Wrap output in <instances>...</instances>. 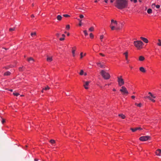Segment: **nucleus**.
I'll use <instances>...</instances> for the list:
<instances>
[{"instance_id": "nucleus-1", "label": "nucleus", "mask_w": 161, "mask_h": 161, "mask_svg": "<svg viewBox=\"0 0 161 161\" xmlns=\"http://www.w3.org/2000/svg\"><path fill=\"white\" fill-rule=\"evenodd\" d=\"M115 6L118 9H122L127 7L128 1L126 0H116Z\"/></svg>"}, {"instance_id": "nucleus-2", "label": "nucleus", "mask_w": 161, "mask_h": 161, "mask_svg": "<svg viewBox=\"0 0 161 161\" xmlns=\"http://www.w3.org/2000/svg\"><path fill=\"white\" fill-rule=\"evenodd\" d=\"M101 75H102L103 78L105 80H108L109 79L110 77V75L108 73L103 70H102L100 72Z\"/></svg>"}, {"instance_id": "nucleus-3", "label": "nucleus", "mask_w": 161, "mask_h": 161, "mask_svg": "<svg viewBox=\"0 0 161 161\" xmlns=\"http://www.w3.org/2000/svg\"><path fill=\"white\" fill-rule=\"evenodd\" d=\"M134 43L136 47L138 49L142 48L143 45V43L142 41H135Z\"/></svg>"}, {"instance_id": "nucleus-4", "label": "nucleus", "mask_w": 161, "mask_h": 161, "mask_svg": "<svg viewBox=\"0 0 161 161\" xmlns=\"http://www.w3.org/2000/svg\"><path fill=\"white\" fill-rule=\"evenodd\" d=\"M118 82L119 86L123 85L124 84V81L123 79L122 78V76L118 77Z\"/></svg>"}, {"instance_id": "nucleus-5", "label": "nucleus", "mask_w": 161, "mask_h": 161, "mask_svg": "<svg viewBox=\"0 0 161 161\" xmlns=\"http://www.w3.org/2000/svg\"><path fill=\"white\" fill-rule=\"evenodd\" d=\"M120 91L123 94L128 93V92L126 88L124 86H122L121 87V88L120 89Z\"/></svg>"}, {"instance_id": "nucleus-6", "label": "nucleus", "mask_w": 161, "mask_h": 161, "mask_svg": "<svg viewBox=\"0 0 161 161\" xmlns=\"http://www.w3.org/2000/svg\"><path fill=\"white\" fill-rule=\"evenodd\" d=\"M149 138L148 136H142L139 138V140L141 141H145L147 140Z\"/></svg>"}, {"instance_id": "nucleus-7", "label": "nucleus", "mask_w": 161, "mask_h": 161, "mask_svg": "<svg viewBox=\"0 0 161 161\" xmlns=\"http://www.w3.org/2000/svg\"><path fill=\"white\" fill-rule=\"evenodd\" d=\"M90 83V82L87 81H86L85 83L84 84L83 86L86 89H88V87L87 86H88L89 83Z\"/></svg>"}, {"instance_id": "nucleus-8", "label": "nucleus", "mask_w": 161, "mask_h": 161, "mask_svg": "<svg viewBox=\"0 0 161 161\" xmlns=\"http://www.w3.org/2000/svg\"><path fill=\"white\" fill-rule=\"evenodd\" d=\"M142 129L141 128V127H137L135 128H130V130L132 131L133 132H135L137 130H142Z\"/></svg>"}, {"instance_id": "nucleus-9", "label": "nucleus", "mask_w": 161, "mask_h": 161, "mask_svg": "<svg viewBox=\"0 0 161 161\" xmlns=\"http://www.w3.org/2000/svg\"><path fill=\"white\" fill-rule=\"evenodd\" d=\"M158 156H160L161 153V149H158L155 153Z\"/></svg>"}, {"instance_id": "nucleus-10", "label": "nucleus", "mask_w": 161, "mask_h": 161, "mask_svg": "<svg viewBox=\"0 0 161 161\" xmlns=\"http://www.w3.org/2000/svg\"><path fill=\"white\" fill-rule=\"evenodd\" d=\"M27 60L31 63H32L34 61V59L31 57L28 58Z\"/></svg>"}, {"instance_id": "nucleus-11", "label": "nucleus", "mask_w": 161, "mask_h": 161, "mask_svg": "<svg viewBox=\"0 0 161 161\" xmlns=\"http://www.w3.org/2000/svg\"><path fill=\"white\" fill-rule=\"evenodd\" d=\"M47 62H50L53 60L52 57H50L47 56Z\"/></svg>"}, {"instance_id": "nucleus-12", "label": "nucleus", "mask_w": 161, "mask_h": 161, "mask_svg": "<svg viewBox=\"0 0 161 161\" xmlns=\"http://www.w3.org/2000/svg\"><path fill=\"white\" fill-rule=\"evenodd\" d=\"M76 50V47H73L72 48V52L73 55V56L74 57L75 56V52Z\"/></svg>"}, {"instance_id": "nucleus-13", "label": "nucleus", "mask_w": 161, "mask_h": 161, "mask_svg": "<svg viewBox=\"0 0 161 161\" xmlns=\"http://www.w3.org/2000/svg\"><path fill=\"white\" fill-rule=\"evenodd\" d=\"M139 70L141 71L143 73H145L146 71L145 68L142 67L140 68Z\"/></svg>"}, {"instance_id": "nucleus-14", "label": "nucleus", "mask_w": 161, "mask_h": 161, "mask_svg": "<svg viewBox=\"0 0 161 161\" xmlns=\"http://www.w3.org/2000/svg\"><path fill=\"white\" fill-rule=\"evenodd\" d=\"M145 58L144 57L142 56H139V60L140 61H143L144 60Z\"/></svg>"}, {"instance_id": "nucleus-15", "label": "nucleus", "mask_w": 161, "mask_h": 161, "mask_svg": "<svg viewBox=\"0 0 161 161\" xmlns=\"http://www.w3.org/2000/svg\"><path fill=\"white\" fill-rule=\"evenodd\" d=\"M113 24H115L116 25L117 24V22L116 21H115L114 19H112L111 20V25H113Z\"/></svg>"}, {"instance_id": "nucleus-16", "label": "nucleus", "mask_w": 161, "mask_h": 161, "mask_svg": "<svg viewBox=\"0 0 161 161\" xmlns=\"http://www.w3.org/2000/svg\"><path fill=\"white\" fill-rule=\"evenodd\" d=\"M97 64L101 68H104V64H102L101 63H97Z\"/></svg>"}, {"instance_id": "nucleus-17", "label": "nucleus", "mask_w": 161, "mask_h": 161, "mask_svg": "<svg viewBox=\"0 0 161 161\" xmlns=\"http://www.w3.org/2000/svg\"><path fill=\"white\" fill-rule=\"evenodd\" d=\"M62 17L61 16L59 15H58L57 17V20L59 21L61 20L62 19Z\"/></svg>"}, {"instance_id": "nucleus-18", "label": "nucleus", "mask_w": 161, "mask_h": 161, "mask_svg": "<svg viewBox=\"0 0 161 161\" xmlns=\"http://www.w3.org/2000/svg\"><path fill=\"white\" fill-rule=\"evenodd\" d=\"M119 116L122 119H125V116L123 114H119Z\"/></svg>"}, {"instance_id": "nucleus-19", "label": "nucleus", "mask_w": 161, "mask_h": 161, "mask_svg": "<svg viewBox=\"0 0 161 161\" xmlns=\"http://www.w3.org/2000/svg\"><path fill=\"white\" fill-rule=\"evenodd\" d=\"M11 74V73L9 71H7L4 73V76L9 75Z\"/></svg>"}, {"instance_id": "nucleus-20", "label": "nucleus", "mask_w": 161, "mask_h": 161, "mask_svg": "<svg viewBox=\"0 0 161 161\" xmlns=\"http://www.w3.org/2000/svg\"><path fill=\"white\" fill-rule=\"evenodd\" d=\"M65 35H64V34H63L62 35V37L60 38L59 39V40H64L65 39H64V37H65Z\"/></svg>"}, {"instance_id": "nucleus-21", "label": "nucleus", "mask_w": 161, "mask_h": 161, "mask_svg": "<svg viewBox=\"0 0 161 161\" xmlns=\"http://www.w3.org/2000/svg\"><path fill=\"white\" fill-rule=\"evenodd\" d=\"M128 53L127 52H126L125 53H124V54L125 56V58L126 60H127L128 59Z\"/></svg>"}, {"instance_id": "nucleus-22", "label": "nucleus", "mask_w": 161, "mask_h": 161, "mask_svg": "<svg viewBox=\"0 0 161 161\" xmlns=\"http://www.w3.org/2000/svg\"><path fill=\"white\" fill-rule=\"evenodd\" d=\"M146 97L149 99L150 100L152 101L153 102H155V100L152 99L149 96H147Z\"/></svg>"}, {"instance_id": "nucleus-23", "label": "nucleus", "mask_w": 161, "mask_h": 161, "mask_svg": "<svg viewBox=\"0 0 161 161\" xmlns=\"http://www.w3.org/2000/svg\"><path fill=\"white\" fill-rule=\"evenodd\" d=\"M36 35V33L35 32H32L31 34V35L32 37H34Z\"/></svg>"}, {"instance_id": "nucleus-24", "label": "nucleus", "mask_w": 161, "mask_h": 161, "mask_svg": "<svg viewBox=\"0 0 161 161\" xmlns=\"http://www.w3.org/2000/svg\"><path fill=\"white\" fill-rule=\"evenodd\" d=\"M100 39L102 40L104 39L105 40L106 39V37L103 35H101L100 36Z\"/></svg>"}, {"instance_id": "nucleus-25", "label": "nucleus", "mask_w": 161, "mask_h": 161, "mask_svg": "<svg viewBox=\"0 0 161 161\" xmlns=\"http://www.w3.org/2000/svg\"><path fill=\"white\" fill-rule=\"evenodd\" d=\"M152 12V9L150 8L148 9L147 10V12L148 14H151Z\"/></svg>"}, {"instance_id": "nucleus-26", "label": "nucleus", "mask_w": 161, "mask_h": 161, "mask_svg": "<svg viewBox=\"0 0 161 161\" xmlns=\"http://www.w3.org/2000/svg\"><path fill=\"white\" fill-rule=\"evenodd\" d=\"M15 27H14L13 28H10L9 29V31L10 32H12L13 31L15 30Z\"/></svg>"}, {"instance_id": "nucleus-27", "label": "nucleus", "mask_w": 161, "mask_h": 161, "mask_svg": "<svg viewBox=\"0 0 161 161\" xmlns=\"http://www.w3.org/2000/svg\"><path fill=\"white\" fill-rule=\"evenodd\" d=\"M50 142L51 144H54V143H55V140L52 139V140H50Z\"/></svg>"}, {"instance_id": "nucleus-28", "label": "nucleus", "mask_w": 161, "mask_h": 161, "mask_svg": "<svg viewBox=\"0 0 161 161\" xmlns=\"http://www.w3.org/2000/svg\"><path fill=\"white\" fill-rule=\"evenodd\" d=\"M135 105H136L138 107H141V106H142V104L141 103H138V104H137V103H135Z\"/></svg>"}, {"instance_id": "nucleus-29", "label": "nucleus", "mask_w": 161, "mask_h": 161, "mask_svg": "<svg viewBox=\"0 0 161 161\" xmlns=\"http://www.w3.org/2000/svg\"><path fill=\"white\" fill-rule=\"evenodd\" d=\"M140 39L142 40H148V39L142 37H140Z\"/></svg>"}, {"instance_id": "nucleus-30", "label": "nucleus", "mask_w": 161, "mask_h": 161, "mask_svg": "<svg viewBox=\"0 0 161 161\" xmlns=\"http://www.w3.org/2000/svg\"><path fill=\"white\" fill-rule=\"evenodd\" d=\"M94 30V28L93 27H91L89 29V31H92Z\"/></svg>"}, {"instance_id": "nucleus-31", "label": "nucleus", "mask_w": 161, "mask_h": 161, "mask_svg": "<svg viewBox=\"0 0 161 161\" xmlns=\"http://www.w3.org/2000/svg\"><path fill=\"white\" fill-rule=\"evenodd\" d=\"M84 73V71L83 70H80V72L79 74L80 75H82Z\"/></svg>"}, {"instance_id": "nucleus-32", "label": "nucleus", "mask_w": 161, "mask_h": 161, "mask_svg": "<svg viewBox=\"0 0 161 161\" xmlns=\"http://www.w3.org/2000/svg\"><path fill=\"white\" fill-rule=\"evenodd\" d=\"M78 20L79 21V25L80 26H81L82 25V24H81V20H80L79 19H78Z\"/></svg>"}, {"instance_id": "nucleus-33", "label": "nucleus", "mask_w": 161, "mask_h": 161, "mask_svg": "<svg viewBox=\"0 0 161 161\" xmlns=\"http://www.w3.org/2000/svg\"><path fill=\"white\" fill-rule=\"evenodd\" d=\"M90 36L91 38V39H92L93 37L94 36L92 33H91L90 34Z\"/></svg>"}, {"instance_id": "nucleus-34", "label": "nucleus", "mask_w": 161, "mask_h": 161, "mask_svg": "<svg viewBox=\"0 0 161 161\" xmlns=\"http://www.w3.org/2000/svg\"><path fill=\"white\" fill-rule=\"evenodd\" d=\"M13 94L14 95L16 96H19V94L18 93H13Z\"/></svg>"}, {"instance_id": "nucleus-35", "label": "nucleus", "mask_w": 161, "mask_h": 161, "mask_svg": "<svg viewBox=\"0 0 161 161\" xmlns=\"http://www.w3.org/2000/svg\"><path fill=\"white\" fill-rule=\"evenodd\" d=\"M111 28L112 30H113L114 29V26H113V25H111Z\"/></svg>"}, {"instance_id": "nucleus-36", "label": "nucleus", "mask_w": 161, "mask_h": 161, "mask_svg": "<svg viewBox=\"0 0 161 161\" xmlns=\"http://www.w3.org/2000/svg\"><path fill=\"white\" fill-rule=\"evenodd\" d=\"M158 41V42L157 43V44L159 46H161V41Z\"/></svg>"}, {"instance_id": "nucleus-37", "label": "nucleus", "mask_w": 161, "mask_h": 161, "mask_svg": "<svg viewBox=\"0 0 161 161\" xmlns=\"http://www.w3.org/2000/svg\"><path fill=\"white\" fill-rule=\"evenodd\" d=\"M44 89V90H47L49 89H50V88L48 86H47L46 87H45Z\"/></svg>"}, {"instance_id": "nucleus-38", "label": "nucleus", "mask_w": 161, "mask_h": 161, "mask_svg": "<svg viewBox=\"0 0 161 161\" xmlns=\"http://www.w3.org/2000/svg\"><path fill=\"white\" fill-rule=\"evenodd\" d=\"M63 16L65 17H68L70 16L69 15L67 14H64Z\"/></svg>"}, {"instance_id": "nucleus-39", "label": "nucleus", "mask_w": 161, "mask_h": 161, "mask_svg": "<svg viewBox=\"0 0 161 161\" xmlns=\"http://www.w3.org/2000/svg\"><path fill=\"white\" fill-rule=\"evenodd\" d=\"M83 32L85 36L88 35V33H87V31L86 30L84 31Z\"/></svg>"}, {"instance_id": "nucleus-40", "label": "nucleus", "mask_w": 161, "mask_h": 161, "mask_svg": "<svg viewBox=\"0 0 161 161\" xmlns=\"http://www.w3.org/2000/svg\"><path fill=\"white\" fill-rule=\"evenodd\" d=\"M70 28V26L69 25H67L66 26V29H67L69 30Z\"/></svg>"}, {"instance_id": "nucleus-41", "label": "nucleus", "mask_w": 161, "mask_h": 161, "mask_svg": "<svg viewBox=\"0 0 161 161\" xmlns=\"http://www.w3.org/2000/svg\"><path fill=\"white\" fill-rule=\"evenodd\" d=\"M156 6V5L154 3H153L152 4V8H154Z\"/></svg>"}, {"instance_id": "nucleus-42", "label": "nucleus", "mask_w": 161, "mask_h": 161, "mask_svg": "<svg viewBox=\"0 0 161 161\" xmlns=\"http://www.w3.org/2000/svg\"><path fill=\"white\" fill-rule=\"evenodd\" d=\"M79 17L81 19L83 18L84 17V15L82 14H80L79 16Z\"/></svg>"}, {"instance_id": "nucleus-43", "label": "nucleus", "mask_w": 161, "mask_h": 161, "mask_svg": "<svg viewBox=\"0 0 161 161\" xmlns=\"http://www.w3.org/2000/svg\"><path fill=\"white\" fill-rule=\"evenodd\" d=\"M83 53L82 52H81V53L80 54V58H82L83 57V55H82Z\"/></svg>"}, {"instance_id": "nucleus-44", "label": "nucleus", "mask_w": 161, "mask_h": 161, "mask_svg": "<svg viewBox=\"0 0 161 161\" xmlns=\"http://www.w3.org/2000/svg\"><path fill=\"white\" fill-rule=\"evenodd\" d=\"M151 96L152 97H153L154 98H155L156 97L155 96H154V95H153V94H151Z\"/></svg>"}, {"instance_id": "nucleus-45", "label": "nucleus", "mask_w": 161, "mask_h": 161, "mask_svg": "<svg viewBox=\"0 0 161 161\" xmlns=\"http://www.w3.org/2000/svg\"><path fill=\"white\" fill-rule=\"evenodd\" d=\"M160 5H156V6L155 7H156V8H160Z\"/></svg>"}, {"instance_id": "nucleus-46", "label": "nucleus", "mask_w": 161, "mask_h": 161, "mask_svg": "<svg viewBox=\"0 0 161 161\" xmlns=\"http://www.w3.org/2000/svg\"><path fill=\"white\" fill-rule=\"evenodd\" d=\"M23 67H20L19 68V70L20 71H22V69Z\"/></svg>"}, {"instance_id": "nucleus-47", "label": "nucleus", "mask_w": 161, "mask_h": 161, "mask_svg": "<svg viewBox=\"0 0 161 161\" xmlns=\"http://www.w3.org/2000/svg\"><path fill=\"white\" fill-rule=\"evenodd\" d=\"M130 1H133L134 2V3H136L137 2V0H130Z\"/></svg>"}, {"instance_id": "nucleus-48", "label": "nucleus", "mask_w": 161, "mask_h": 161, "mask_svg": "<svg viewBox=\"0 0 161 161\" xmlns=\"http://www.w3.org/2000/svg\"><path fill=\"white\" fill-rule=\"evenodd\" d=\"M5 122V120L3 119L2 121V123L3 124Z\"/></svg>"}, {"instance_id": "nucleus-49", "label": "nucleus", "mask_w": 161, "mask_h": 161, "mask_svg": "<svg viewBox=\"0 0 161 161\" xmlns=\"http://www.w3.org/2000/svg\"><path fill=\"white\" fill-rule=\"evenodd\" d=\"M99 54L101 56H105V55L103 54H102V53H99Z\"/></svg>"}, {"instance_id": "nucleus-50", "label": "nucleus", "mask_w": 161, "mask_h": 161, "mask_svg": "<svg viewBox=\"0 0 161 161\" xmlns=\"http://www.w3.org/2000/svg\"><path fill=\"white\" fill-rule=\"evenodd\" d=\"M131 98H132V99H134L135 98V96H132L131 97Z\"/></svg>"}, {"instance_id": "nucleus-51", "label": "nucleus", "mask_w": 161, "mask_h": 161, "mask_svg": "<svg viewBox=\"0 0 161 161\" xmlns=\"http://www.w3.org/2000/svg\"><path fill=\"white\" fill-rule=\"evenodd\" d=\"M31 18H34V15L32 14L31 15Z\"/></svg>"}, {"instance_id": "nucleus-52", "label": "nucleus", "mask_w": 161, "mask_h": 161, "mask_svg": "<svg viewBox=\"0 0 161 161\" xmlns=\"http://www.w3.org/2000/svg\"><path fill=\"white\" fill-rule=\"evenodd\" d=\"M108 0H104V1L106 3H107Z\"/></svg>"}, {"instance_id": "nucleus-53", "label": "nucleus", "mask_w": 161, "mask_h": 161, "mask_svg": "<svg viewBox=\"0 0 161 161\" xmlns=\"http://www.w3.org/2000/svg\"><path fill=\"white\" fill-rule=\"evenodd\" d=\"M114 0H110V2L111 3H113Z\"/></svg>"}, {"instance_id": "nucleus-54", "label": "nucleus", "mask_w": 161, "mask_h": 161, "mask_svg": "<svg viewBox=\"0 0 161 161\" xmlns=\"http://www.w3.org/2000/svg\"><path fill=\"white\" fill-rule=\"evenodd\" d=\"M148 94H150L151 96V94H152L151 92H149L148 93Z\"/></svg>"}, {"instance_id": "nucleus-55", "label": "nucleus", "mask_w": 161, "mask_h": 161, "mask_svg": "<svg viewBox=\"0 0 161 161\" xmlns=\"http://www.w3.org/2000/svg\"><path fill=\"white\" fill-rule=\"evenodd\" d=\"M145 43H147L148 42V41H144Z\"/></svg>"}, {"instance_id": "nucleus-56", "label": "nucleus", "mask_w": 161, "mask_h": 161, "mask_svg": "<svg viewBox=\"0 0 161 161\" xmlns=\"http://www.w3.org/2000/svg\"><path fill=\"white\" fill-rule=\"evenodd\" d=\"M84 75H85L86 76V75H87V73H84Z\"/></svg>"}, {"instance_id": "nucleus-57", "label": "nucleus", "mask_w": 161, "mask_h": 161, "mask_svg": "<svg viewBox=\"0 0 161 161\" xmlns=\"http://www.w3.org/2000/svg\"><path fill=\"white\" fill-rule=\"evenodd\" d=\"M56 35L57 36H59V34L58 33L56 34Z\"/></svg>"}, {"instance_id": "nucleus-58", "label": "nucleus", "mask_w": 161, "mask_h": 161, "mask_svg": "<svg viewBox=\"0 0 161 161\" xmlns=\"http://www.w3.org/2000/svg\"><path fill=\"white\" fill-rule=\"evenodd\" d=\"M11 92H13V90L12 89H10L9 90Z\"/></svg>"}, {"instance_id": "nucleus-59", "label": "nucleus", "mask_w": 161, "mask_h": 161, "mask_svg": "<svg viewBox=\"0 0 161 161\" xmlns=\"http://www.w3.org/2000/svg\"><path fill=\"white\" fill-rule=\"evenodd\" d=\"M44 90V89L43 88L42 90V92H43V90Z\"/></svg>"}, {"instance_id": "nucleus-60", "label": "nucleus", "mask_w": 161, "mask_h": 161, "mask_svg": "<svg viewBox=\"0 0 161 161\" xmlns=\"http://www.w3.org/2000/svg\"><path fill=\"white\" fill-rule=\"evenodd\" d=\"M113 91H116V90L115 89H113Z\"/></svg>"}, {"instance_id": "nucleus-61", "label": "nucleus", "mask_w": 161, "mask_h": 161, "mask_svg": "<svg viewBox=\"0 0 161 161\" xmlns=\"http://www.w3.org/2000/svg\"><path fill=\"white\" fill-rule=\"evenodd\" d=\"M86 53H85L84 54V56H86Z\"/></svg>"}, {"instance_id": "nucleus-62", "label": "nucleus", "mask_w": 161, "mask_h": 161, "mask_svg": "<svg viewBox=\"0 0 161 161\" xmlns=\"http://www.w3.org/2000/svg\"><path fill=\"white\" fill-rule=\"evenodd\" d=\"M116 29L117 30H119V28H117Z\"/></svg>"}, {"instance_id": "nucleus-63", "label": "nucleus", "mask_w": 161, "mask_h": 161, "mask_svg": "<svg viewBox=\"0 0 161 161\" xmlns=\"http://www.w3.org/2000/svg\"><path fill=\"white\" fill-rule=\"evenodd\" d=\"M69 33H68V34H67V35H68V36H69Z\"/></svg>"}, {"instance_id": "nucleus-64", "label": "nucleus", "mask_w": 161, "mask_h": 161, "mask_svg": "<svg viewBox=\"0 0 161 161\" xmlns=\"http://www.w3.org/2000/svg\"><path fill=\"white\" fill-rule=\"evenodd\" d=\"M130 68H131V69H132V67H131V66H130Z\"/></svg>"}]
</instances>
